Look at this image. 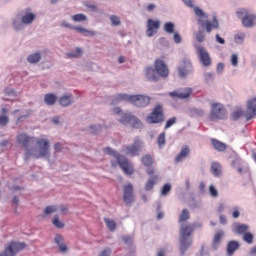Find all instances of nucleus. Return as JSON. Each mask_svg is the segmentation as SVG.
Listing matches in <instances>:
<instances>
[{
	"label": "nucleus",
	"instance_id": "nucleus-42",
	"mask_svg": "<svg viewBox=\"0 0 256 256\" xmlns=\"http://www.w3.org/2000/svg\"><path fill=\"white\" fill-rule=\"evenodd\" d=\"M157 143H158L159 147H163L165 145V132L161 133L158 136Z\"/></svg>",
	"mask_w": 256,
	"mask_h": 256
},
{
	"label": "nucleus",
	"instance_id": "nucleus-39",
	"mask_svg": "<svg viewBox=\"0 0 256 256\" xmlns=\"http://www.w3.org/2000/svg\"><path fill=\"white\" fill-rule=\"evenodd\" d=\"M175 123H177L176 117H172V118L168 119L164 129H169V128L173 127V125H175Z\"/></svg>",
	"mask_w": 256,
	"mask_h": 256
},
{
	"label": "nucleus",
	"instance_id": "nucleus-58",
	"mask_svg": "<svg viewBox=\"0 0 256 256\" xmlns=\"http://www.w3.org/2000/svg\"><path fill=\"white\" fill-rule=\"evenodd\" d=\"M61 27H66L67 29H73V27L71 24L67 23V22H62L61 23Z\"/></svg>",
	"mask_w": 256,
	"mask_h": 256
},
{
	"label": "nucleus",
	"instance_id": "nucleus-8",
	"mask_svg": "<svg viewBox=\"0 0 256 256\" xmlns=\"http://www.w3.org/2000/svg\"><path fill=\"white\" fill-rule=\"evenodd\" d=\"M142 149L143 141L139 137H136L132 145H127L124 147L123 153H125V155H130V157H137Z\"/></svg>",
	"mask_w": 256,
	"mask_h": 256
},
{
	"label": "nucleus",
	"instance_id": "nucleus-11",
	"mask_svg": "<svg viewBox=\"0 0 256 256\" xmlns=\"http://www.w3.org/2000/svg\"><path fill=\"white\" fill-rule=\"evenodd\" d=\"M193 73V64L191 60L187 57L180 61V66L178 67L179 77H187V75Z\"/></svg>",
	"mask_w": 256,
	"mask_h": 256
},
{
	"label": "nucleus",
	"instance_id": "nucleus-62",
	"mask_svg": "<svg viewBox=\"0 0 256 256\" xmlns=\"http://www.w3.org/2000/svg\"><path fill=\"white\" fill-rule=\"evenodd\" d=\"M54 149H55V151H61V143H56L54 145Z\"/></svg>",
	"mask_w": 256,
	"mask_h": 256
},
{
	"label": "nucleus",
	"instance_id": "nucleus-4",
	"mask_svg": "<svg viewBox=\"0 0 256 256\" xmlns=\"http://www.w3.org/2000/svg\"><path fill=\"white\" fill-rule=\"evenodd\" d=\"M194 229L195 225L193 224L182 225L180 228V251L182 255H185V251H187L193 243V241L189 239V237H191Z\"/></svg>",
	"mask_w": 256,
	"mask_h": 256
},
{
	"label": "nucleus",
	"instance_id": "nucleus-18",
	"mask_svg": "<svg viewBox=\"0 0 256 256\" xmlns=\"http://www.w3.org/2000/svg\"><path fill=\"white\" fill-rule=\"evenodd\" d=\"M256 115V97L247 102V112L245 114L246 121H251Z\"/></svg>",
	"mask_w": 256,
	"mask_h": 256
},
{
	"label": "nucleus",
	"instance_id": "nucleus-55",
	"mask_svg": "<svg viewBox=\"0 0 256 256\" xmlns=\"http://www.w3.org/2000/svg\"><path fill=\"white\" fill-rule=\"evenodd\" d=\"M123 241L124 243H133V238L131 236H124Z\"/></svg>",
	"mask_w": 256,
	"mask_h": 256
},
{
	"label": "nucleus",
	"instance_id": "nucleus-7",
	"mask_svg": "<svg viewBox=\"0 0 256 256\" xmlns=\"http://www.w3.org/2000/svg\"><path fill=\"white\" fill-rule=\"evenodd\" d=\"M26 247L27 245L23 242L11 241L4 247V251L0 256H15Z\"/></svg>",
	"mask_w": 256,
	"mask_h": 256
},
{
	"label": "nucleus",
	"instance_id": "nucleus-35",
	"mask_svg": "<svg viewBox=\"0 0 256 256\" xmlns=\"http://www.w3.org/2000/svg\"><path fill=\"white\" fill-rule=\"evenodd\" d=\"M171 189H172L171 184H169V183L164 184L162 187V190H161V195L163 197H167V195H169V193H171Z\"/></svg>",
	"mask_w": 256,
	"mask_h": 256
},
{
	"label": "nucleus",
	"instance_id": "nucleus-1",
	"mask_svg": "<svg viewBox=\"0 0 256 256\" xmlns=\"http://www.w3.org/2000/svg\"><path fill=\"white\" fill-rule=\"evenodd\" d=\"M16 141L26 149V159H29V157H35V159L49 157L51 145L47 138H38L35 140V137H31L27 133H20L16 136Z\"/></svg>",
	"mask_w": 256,
	"mask_h": 256
},
{
	"label": "nucleus",
	"instance_id": "nucleus-38",
	"mask_svg": "<svg viewBox=\"0 0 256 256\" xmlns=\"http://www.w3.org/2000/svg\"><path fill=\"white\" fill-rule=\"evenodd\" d=\"M248 229H249V227L247 225H238V226H236V231L240 235H243V233L244 234L247 233Z\"/></svg>",
	"mask_w": 256,
	"mask_h": 256
},
{
	"label": "nucleus",
	"instance_id": "nucleus-46",
	"mask_svg": "<svg viewBox=\"0 0 256 256\" xmlns=\"http://www.w3.org/2000/svg\"><path fill=\"white\" fill-rule=\"evenodd\" d=\"M196 40L198 41V43H203V41H205V34L203 33V31H199L196 34Z\"/></svg>",
	"mask_w": 256,
	"mask_h": 256
},
{
	"label": "nucleus",
	"instance_id": "nucleus-2",
	"mask_svg": "<svg viewBox=\"0 0 256 256\" xmlns=\"http://www.w3.org/2000/svg\"><path fill=\"white\" fill-rule=\"evenodd\" d=\"M104 152H106L107 155H111L112 157H114L115 160L111 161V166L114 169L120 166V169H122L125 175H133V173H135V168L127 157L119 154L117 151L111 149V147L104 148Z\"/></svg>",
	"mask_w": 256,
	"mask_h": 256
},
{
	"label": "nucleus",
	"instance_id": "nucleus-52",
	"mask_svg": "<svg viewBox=\"0 0 256 256\" xmlns=\"http://www.w3.org/2000/svg\"><path fill=\"white\" fill-rule=\"evenodd\" d=\"M239 117H243V111H236L233 113V119L237 120Z\"/></svg>",
	"mask_w": 256,
	"mask_h": 256
},
{
	"label": "nucleus",
	"instance_id": "nucleus-44",
	"mask_svg": "<svg viewBox=\"0 0 256 256\" xmlns=\"http://www.w3.org/2000/svg\"><path fill=\"white\" fill-rule=\"evenodd\" d=\"M209 193L211 197H219V192L217 191V188H215V186L213 185L209 186Z\"/></svg>",
	"mask_w": 256,
	"mask_h": 256
},
{
	"label": "nucleus",
	"instance_id": "nucleus-15",
	"mask_svg": "<svg viewBox=\"0 0 256 256\" xmlns=\"http://www.w3.org/2000/svg\"><path fill=\"white\" fill-rule=\"evenodd\" d=\"M191 93H193V89L186 87L170 92L169 95L172 99H188V97H191Z\"/></svg>",
	"mask_w": 256,
	"mask_h": 256
},
{
	"label": "nucleus",
	"instance_id": "nucleus-30",
	"mask_svg": "<svg viewBox=\"0 0 256 256\" xmlns=\"http://www.w3.org/2000/svg\"><path fill=\"white\" fill-rule=\"evenodd\" d=\"M27 61L28 63H39L41 61V53L39 52H36L34 54H30L28 57H27Z\"/></svg>",
	"mask_w": 256,
	"mask_h": 256
},
{
	"label": "nucleus",
	"instance_id": "nucleus-10",
	"mask_svg": "<svg viewBox=\"0 0 256 256\" xmlns=\"http://www.w3.org/2000/svg\"><path fill=\"white\" fill-rule=\"evenodd\" d=\"M212 109L209 115L210 121H219L225 117V108L221 103H213Z\"/></svg>",
	"mask_w": 256,
	"mask_h": 256
},
{
	"label": "nucleus",
	"instance_id": "nucleus-34",
	"mask_svg": "<svg viewBox=\"0 0 256 256\" xmlns=\"http://www.w3.org/2000/svg\"><path fill=\"white\" fill-rule=\"evenodd\" d=\"M142 163L145 167H151V165H153V157L149 154L144 155L142 157Z\"/></svg>",
	"mask_w": 256,
	"mask_h": 256
},
{
	"label": "nucleus",
	"instance_id": "nucleus-12",
	"mask_svg": "<svg viewBox=\"0 0 256 256\" xmlns=\"http://www.w3.org/2000/svg\"><path fill=\"white\" fill-rule=\"evenodd\" d=\"M195 49L197 51V55L199 57L200 63H202L203 67H211V56L205 47L195 45Z\"/></svg>",
	"mask_w": 256,
	"mask_h": 256
},
{
	"label": "nucleus",
	"instance_id": "nucleus-33",
	"mask_svg": "<svg viewBox=\"0 0 256 256\" xmlns=\"http://www.w3.org/2000/svg\"><path fill=\"white\" fill-rule=\"evenodd\" d=\"M164 31L173 35V33H175V24L173 22H166L164 24Z\"/></svg>",
	"mask_w": 256,
	"mask_h": 256
},
{
	"label": "nucleus",
	"instance_id": "nucleus-16",
	"mask_svg": "<svg viewBox=\"0 0 256 256\" xmlns=\"http://www.w3.org/2000/svg\"><path fill=\"white\" fill-rule=\"evenodd\" d=\"M123 201L125 205H131L135 201V195L133 194V184L129 183L123 187Z\"/></svg>",
	"mask_w": 256,
	"mask_h": 256
},
{
	"label": "nucleus",
	"instance_id": "nucleus-47",
	"mask_svg": "<svg viewBox=\"0 0 256 256\" xmlns=\"http://www.w3.org/2000/svg\"><path fill=\"white\" fill-rule=\"evenodd\" d=\"M231 64L233 65V67H237V65L239 64V56H237V54L232 55Z\"/></svg>",
	"mask_w": 256,
	"mask_h": 256
},
{
	"label": "nucleus",
	"instance_id": "nucleus-48",
	"mask_svg": "<svg viewBox=\"0 0 256 256\" xmlns=\"http://www.w3.org/2000/svg\"><path fill=\"white\" fill-rule=\"evenodd\" d=\"M194 13L197 17H205V12H203L199 7H194Z\"/></svg>",
	"mask_w": 256,
	"mask_h": 256
},
{
	"label": "nucleus",
	"instance_id": "nucleus-28",
	"mask_svg": "<svg viewBox=\"0 0 256 256\" xmlns=\"http://www.w3.org/2000/svg\"><path fill=\"white\" fill-rule=\"evenodd\" d=\"M59 103L62 107H69V105L71 103H73V96L72 95H68V96H62L59 99Z\"/></svg>",
	"mask_w": 256,
	"mask_h": 256
},
{
	"label": "nucleus",
	"instance_id": "nucleus-23",
	"mask_svg": "<svg viewBox=\"0 0 256 256\" xmlns=\"http://www.w3.org/2000/svg\"><path fill=\"white\" fill-rule=\"evenodd\" d=\"M211 143L216 149V151H220L221 153L227 149V144L217 140V139H211Z\"/></svg>",
	"mask_w": 256,
	"mask_h": 256
},
{
	"label": "nucleus",
	"instance_id": "nucleus-60",
	"mask_svg": "<svg viewBox=\"0 0 256 256\" xmlns=\"http://www.w3.org/2000/svg\"><path fill=\"white\" fill-rule=\"evenodd\" d=\"M183 3H185V5H187V7H193V2H191V0H182Z\"/></svg>",
	"mask_w": 256,
	"mask_h": 256
},
{
	"label": "nucleus",
	"instance_id": "nucleus-53",
	"mask_svg": "<svg viewBox=\"0 0 256 256\" xmlns=\"http://www.w3.org/2000/svg\"><path fill=\"white\" fill-rule=\"evenodd\" d=\"M91 133H97V131H101V125L98 126H90Z\"/></svg>",
	"mask_w": 256,
	"mask_h": 256
},
{
	"label": "nucleus",
	"instance_id": "nucleus-49",
	"mask_svg": "<svg viewBox=\"0 0 256 256\" xmlns=\"http://www.w3.org/2000/svg\"><path fill=\"white\" fill-rule=\"evenodd\" d=\"M9 123V117L7 116H0V125L5 127Z\"/></svg>",
	"mask_w": 256,
	"mask_h": 256
},
{
	"label": "nucleus",
	"instance_id": "nucleus-59",
	"mask_svg": "<svg viewBox=\"0 0 256 256\" xmlns=\"http://www.w3.org/2000/svg\"><path fill=\"white\" fill-rule=\"evenodd\" d=\"M146 173H147V175H155V169H153V168H148V169L146 170Z\"/></svg>",
	"mask_w": 256,
	"mask_h": 256
},
{
	"label": "nucleus",
	"instance_id": "nucleus-57",
	"mask_svg": "<svg viewBox=\"0 0 256 256\" xmlns=\"http://www.w3.org/2000/svg\"><path fill=\"white\" fill-rule=\"evenodd\" d=\"M223 69H225V64H223V63H218V65H217V71H218V73H221V71H223Z\"/></svg>",
	"mask_w": 256,
	"mask_h": 256
},
{
	"label": "nucleus",
	"instance_id": "nucleus-17",
	"mask_svg": "<svg viewBox=\"0 0 256 256\" xmlns=\"http://www.w3.org/2000/svg\"><path fill=\"white\" fill-rule=\"evenodd\" d=\"M198 23L199 25H201V27H204L206 29L207 33H211L213 29H219V21L217 20L216 16L213 17L212 22L211 20L203 21L199 19Z\"/></svg>",
	"mask_w": 256,
	"mask_h": 256
},
{
	"label": "nucleus",
	"instance_id": "nucleus-54",
	"mask_svg": "<svg viewBox=\"0 0 256 256\" xmlns=\"http://www.w3.org/2000/svg\"><path fill=\"white\" fill-rule=\"evenodd\" d=\"M239 215H241V213L239 212V210L237 208H235L233 213H232V217L234 219H238Z\"/></svg>",
	"mask_w": 256,
	"mask_h": 256
},
{
	"label": "nucleus",
	"instance_id": "nucleus-61",
	"mask_svg": "<svg viewBox=\"0 0 256 256\" xmlns=\"http://www.w3.org/2000/svg\"><path fill=\"white\" fill-rule=\"evenodd\" d=\"M12 203H14V205H19V198L17 196H14L12 199Z\"/></svg>",
	"mask_w": 256,
	"mask_h": 256
},
{
	"label": "nucleus",
	"instance_id": "nucleus-63",
	"mask_svg": "<svg viewBox=\"0 0 256 256\" xmlns=\"http://www.w3.org/2000/svg\"><path fill=\"white\" fill-rule=\"evenodd\" d=\"M14 29L19 30L21 29V24H17L16 21L13 22Z\"/></svg>",
	"mask_w": 256,
	"mask_h": 256
},
{
	"label": "nucleus",
	"instance_id": "nucleus-32",
	"mask_svg": "<svg viewBox=\"0 0 256 256\" xmlns=\"http://www.w3.org/2000/svg\"><path fill=\"white\" fill-rule=\"evenodd\" d=\"M189 210L183 209L179 216V223H185V221H189L190 219Z\"/></svg>",
	"mask_w": 256,
	"mask_h": 256
},
{
	"label": "nucleus",
	"instance_id": "nucleus-36",
	"mask_svg": "<svg viewBox=\"0 0 256 256\" xmlns=\"http://www.w3.org/2000/svg\"><path fill=\"white\" fill-rule=\"evenodd\" d=\"M52 223L55 227H57V229H63L65 227V224L59 220L58 215L54 216Z\"/></svg>",
	"mask_w": 256,
	"mask_h": 256
},
{
	"label": "nucleus",
	"instance_id": "nucleus-40",
	"mask_svg": "<svg viewBox=\"0 0 256 256\" xmlns=\"http://www.w3.org/2000/svg\"><path fill=\"white\" fill-rule=\"evenodd\" d=\"M243 240L249 245H251V243H253V235L249 232H246L243 236Z\"/></svg>",
	"mask_w": 256,
	"mask_h": 256
},
{
	"label": "nucleus",
	"instance_id": "nucleus-50",
	"mask_svg": "<svg viewBox=\"0 0 256 256\" xmlns=\"http://www.w3.org/2000/svg\"><path fill=\"white\" fill-rule=\"evenodd\" d=\"M112 250L111 248H106L102 250L98 256H111Z\"/></svg>",
	"mask_w": 256,
	"mask_h": 256
},
{
	"label": "nucleus",
	"instance_id": "nucleus-22",
	"mask_svg": "<svg viewBox=\"0 0 256 256\" xmlns=\"http://www.w3.org/2000/svg\"><path fill=\"white\" fill-rule=\"evenodd\" d=\"M55 243L58 245L59 250L62 253H65L67 251V245L63 243V236L61 234H57L54 239Z\"/></svg>",
	"mask_w": 256,
	"mask_h": 256
},
{
	"label": "nucleus",
	"instance_id": "nucleus-26",
	"mask_svg": "<svg viewBox=\"0 0 256 256\" xmlns=\"http://www.w3.org/2000/svg\"><path fill=\"white\" fill-rule=\"evenodd\" d=\"M44 101L46 105L53 106L55 103H57V95L53 93L46 94L44 96Z\"/></svg>",
	"mask_w": 256,
	"mask_h": 256
},
{
	"label": "nucleus",
	"instance_id": "nucleus-31",
	"mask_svg": "<svg viewBox=\"0 0 256 256\" xmlns=\"http://www.w3.org/2000/svg\"><path fill=\"white\" fill-rule=\"evenodd\" d=\"M104 223L106 224V227H108L109 231L111 232L117 229V223L115 222V220L104 218Z\"/></svg>",
	"mask_w": 256,
	"mask_h": 256
},
{
	"label": "nucleus",
	"instance_id": "nucleus-27",
	"mask_svg": "<svg viewBox=\"0 0 256 256\" xmlns=\"http://www.w3.org/2000/svg\"><path fill=\"white\" fill-rule=\"evenodd\" d=\"M159 177L158 176H152L145 185V190L146 191H151L153 190V187H155V185L157 184Z\"/></svg>",
	"mask_w": 256,
	"mask_h": 256
},
{
	"label": "nucleus",
	"instance_id": "nucleus-14",
	"mask_svg": "<svg viewBox=\"0 0 256 256\" xmlns=\"http://www.w3.org/2000/svg\"><path fill=\"white\" fill-rule=\"evenodd\" d=\"M160 27H161L160 20H154V19L149 18L147 20V29H146L147 37H153V35H156V33L159 31Z\"/></svg>",
	"mask_w": 256,
	"mask_h": 256
},
{
	"label": "nucleus",
	"instance_id": "nucleus-3",
	"mask_svg": "<svg viewBox=\"0 0 256 256\" xmlns=\"http://www.w3.org/2000/svg\"><path fill=\"white\" fill-rule=\"evenodd\" d=\"M154 67L155 69H153V67L146 68V78L148 81H159V76H157L156 73H158L160 77H169V67H167L165 61L161 60L160 58L156 59L154 62Z\"/></svg>",
	"mask_w": 256,
	"mask_h": 256
},
{
	"label": "nucleus",
	"instance_id": "nucleus-25",
	"mask_svg": "<svg viewBox=\"0 0 256 256\" xmlns=\"http://www.w3.org/2000/svg\"><path fill=\"white\" fill-rule=\"evenodd\" d=\"M239 249V242L237 241H230L227 245V253L228 255H233Z\"/></svg>",
	"mask_w": 256,
	"mask_h": 256
},
{
	"label": "nucleus",
	"instance_id": "nucleus-5",
	"mask_svg": "<svg viewBox=\"0 0 256 256\" xmlns=\"http://www.w3.org/2000/svg\"><path fill=\"white\" fill-rule=\"evenodd\" d=\"M117 101H129L135 107H147L151 103V98L145 95H127V94H118L116 96Z\"/></svg>",
	"mask_w": 256,
	"mask_h": 256
},
{
	"label": "nucleus",
	"instance_id": "nucleus-20",
	"mask_svg": "<svg viewBox=\"0 0 256 256\" xmlns=\"http://www.w3.org/2000/svg\"><path fill=\"white\" fill-rule=\"evenodd\" d=\"M35 19H37V15L31 12V8H27L21 18V23H23V25H31Z\"/></svg>",
	"mask_w": 256,
	"mask_h": 256
},
{
	"label": "nucleus",
	"instance_id": "nucleus-56",
	"mask_svg": "<svg viewBox=\"0 0 256 256\" xmlns=\"http://www.w3.org/2000/svg\"><path fill=\"white\" fill-rule=\"evenodd\" d=\"M216 41L220 43V45H225V39L221 38L218 34L216 35Z\"/></svg>",
	"mask_w": 256,
	"mask_h": 256
},
{
	"label": "nucleus",
	"instance_id": "nucleus-51",
	"mask_svg": "<svg viewBox=\"0 0 256 256\" xmlns=\"http://www.w3.org/2000/svg\"><path fill=\"white\" fill-rule=\"evenodd\" d=\"M174 42L179 44L181 43L182 39H181V35H179V33L174 32V36H173Z\"/></svg>",
	"mask_w": 256,
	"mask_h": 256
},
{
	"label": "nucleus",
	"instance_id": "nucleus-43",
	"mask_svg": "<svg viewBox=\"0 0 256 256\" xmlns=\"http://www.w3.org/2000/svg\"><path fill=\"white\" fill-rule=\"evenodd\" d=\"M57 211V206H47L44 210L45 215H51V213H55Z\"/></svg>",
	"mask_w": 256,
	"mask_h": 256
},
{
	"label": "nucleus",
	"instance_id": "nucleus-6",
	"mask_svg": "<svg viewBox=\"0 0 256 256\" xmlns=\"http://www.w3.org/2000/svg\"><path fill=\"white\" fill-rule=\"evenodd\" d=\"M147 123L158 124L163 123L165 121V114L163 113V105L157 104L152 112L146 117Z\"/></svg>",
	"mask_w": 256,
	"mask_h": 256
},
{
	"label": "nucleus",
	"instance_id": "nucleus-45",
	"mask_svg": "<svg viewBox=\"0 0 256 256\" xmlns=\"http://www.w3.org/2000/svg\"><path fill=\"white\" fill-rule=\"evenodd\" d=\"M81 53H83V51L81 50V48H77L76 49V52H71V53H68L66 54L68 58H71V57H79L81 55Z\"/></svg>",
	"mask_w": 256,
	"mask_h": 256
},
{
	"label": "nucleus",
	"instance_id": "nucleus-37",
	"mask_svg": "<svg viewBox=\"0 0 256 256\" xmlns=\"http://www.w3.org/2000/svg\"><path fill=\"white\" fill-rule=\"evenodd\" d=\"M72 20L75 21V23L87 21V16L85 14H76L72 16Z\"/></svg>",
	"mask_w": 256,
	"mask_h": 256
},
{
	"label": "nucleus",
	"instance_id": "nucleus-13",
	"mask_svg": "<svg viewBox=\"0 0 256 256\" xmlns=\"http://www.w3.org/2000/svg\"><path fill=\"white\" fill-rule=\"evenodd\" d=\"M120 123H122V125H131L134 129H141V127H143L141 120L137 119V117L130 113L124 114L120 119Z\"/></svg>",
	"mask_w": 256,
	"mask_h": 256
},
{
	"label": "nucleus",
	"instance_id": "nucleus-21",
	"mask_svg": "<svg viewBox=\"0 0 256 256\" xmlns=\"http://www.w3.org/2000/svg\"><path fill=\"white\" fill-rule=\"evenodd\" d=\"M223 235H225V233H223V231H221V230L215 233L213 241H212L213 249L219 248V245L221 244V239H223Z\"/></svg>",
	"mask_w": 256,
	"mask_h": 256
},
{
	"label": "nucleus",
	"instance_id": "nucleus-9",
	"mask_svg": "<svg viewBox=\"0 0 256 256\" xmlns=\"http://www.w3.org/2000/svg\"><path fill=\"white\" fill-rule=\"evenodd\" d=\"M237 15L239 19H242V25L244 27H253L256 25V15L255 14H249V11L247 9H240L237 11Z\"/></svg>",
	"mask_w": 256,
	"mask_h": 256
},
{
	"label": "nucleus",
	"instance_id": "nucleus-19",
	"mask_svg": "<svg viewBox=\"0 0 256 256\" xmlns=\"http://www.w3.org/2000/svg\"><path fill=\"white\" fill-rule=\"evenodd\" d=\"M191 154V148L185 145L181 148L180 153L175 157V163H181V161H185L187 157Z\"/></svg>",
	"mask_w": 256,
	"mask_h": 256
},
{
	"label": "nucleus",
	"instance_id": "nucleus-29",
	"mask_svg": "<svg viewBox=\"0 0 256 256\" xmlns=\"http://www.w3.org/2000/svg\"><path fill=\"white\" fill-rule=\"evenodd\" d=\"M222 167L221 164L217 162H213L211 165V173L215 175V177H219L221 175Z\"/></svg>",
	"mask_w": 256,
	"mask_h": 256
},
{
	"label": "nucleus",
	"instance_id": "nucleus-64",
	"mask_svg": "<svg viewBox=\"0 0 256 256\" xmlns=\"http://www.w3.org/2000/svg\"><path fill=\"white\" fill-rule=\"evenodd\" d=\"M154 9H155L154 4H149V5L147 6V11H153Z\"/></svg>",
	"mask_w": 256,
	"mask_h": 256
},
{
	"label": "nucleus",
	"instance_id": "nucleus-41",
	"mask_svg": "<svg viewBox=\"0 0 256 256\" xmlns=\"http://www.w3.org/2000/svg\"><path fill=\"white\" fill-rule=\"evenodd\" d=\"M110 21H111L112 25H114L115 27H117L118 25H121V20L119 19V16L112 15L110 17Z\"/></svg>",
	"mask_w": 256,
	"mask_h": 256
},
{
	"label": "nucleus",
	"instance_id": "nucleus-24",
	"mask_svg": "<svg viewBox=\"0 0 256 256\" xmlns=\"http://www.w3.org/2000/svg\"><path fill=\"white\" fill-rule=\"evenodd\" d=\"M72 29H74L78 33H82L83 35H85V37H87L88 35L90 37H95V35H96L95 31L87 30L81 26H74V27H72Z\"/></svg>",
	"mask_w": 256,
	"mask_h": 256
}]
</instances>
